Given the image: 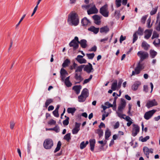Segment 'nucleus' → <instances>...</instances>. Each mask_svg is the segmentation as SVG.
Returning <instances> with one entry per match:
<instances>
[{
    "label": "nucleus",
    "instance_id": "f257e3e1",
    "mask_svg": "<svg viewBox=\"0 0 160 160\" xmlns=\"http://www.w3.org/2000/svg\"><path fill=\"white\" fill-rule=\"evenodd\" d=\"M68 21L70 25L74 26L78 25L79 22L78 14L75 12H71L68 15Z\"/></svg>",
    "mask_w": 160,
    "mask_h": 160
},
{
    "label": "nucleus",
    "instance_id": "f03ea898",
    "mask_svg": "<svg viewBox=\"0 0 160 160\" xmlns=\"http://www.w3.org/2000/svg\"><path fill=\"white\" fill-rule=\"evenodd\" d=\"M44 148L46 149H51L53 145V141L51 139H46L43 144Z\"/></svg>",
    "mask_w": 160,
    "mask_h": 160
},
{
    "label": "nucleus",
    "instance_id": "7ed1b4c3",
    "mask_svg": "<svg viewBox=\"0 0 160 160\" xmlns=\"http://www.w3.org/2000/svg\"><path fill=\"white\" fill-rule=\"evenodd\" d=\"M137 55L139 57L140 63L144 60L148 58L149 56L148 53L143 51H139L137 53Z\"/></svg>",
    "mask_w": 160,
    "mask_h": 160
},
{
    "label": "nucleus",
    "instance_id": "20e7f679",
    "mask_svg": "<svg viewBox=\"0 0 160 160\" xmlns=\"http://www.w3.org/2000/svg\"><path fill=\"white\" fill-rule=\"evenodd\" d=\"M78 38L77 37H75L69 43V45L70 47H73V50H75L79 47Z\"/></svg>",
    "mask_w": 160,
    "mask_h": 160
},
{
    "label": "nucleus",
    "instance_id": "39448f33",
    "mask_svg": "<svg viewBox=\"0 0 160 160\" xmlns=\"http://www.w3.org/2000/svg\"><path fill=\"white\" fill-rule=\"evenodd\" d=\"M99 12L105 17L108 16L109 11L108 10V6L106 4L101 7L99 10Z\"/></svg>",
    "mask_w": 160,
    "mask_h": 160
},
{
    "label": "nucleus",
    "instance_id": "423d86ee",
    "mask_svg": "<svg viewBox=\"0 0 160 160\" xmlns=\"http://www.w3.org/2000/svg\"><path fill=\"white\" fill-rule=\"evenodd\" d=\"M88 90L86 88H84L82 90L80 95L78 97V99L80 100L85 99L87 98L88 97Z\"/></svg>",
    "mask_w": 160,
    "mask_h": 160
},
{
    "label": "nucleus",
    "instance_id": "0eeeda50",
    "mask_svg": "<svg viewBox=\"0 0 160 160\" xmlns=\"http://www.w3.org/2000/svg\"><path fill=\"white\" fill-rule=\"evenodd\" d=\"M143 65L140 63V62H139L137 66L135 68L134 71H133L132 72V75H134L135 74L137 75L139 74L141 71L143 69Z\"/></svg>",
    "mask_w": 160,
    "mask_h": 160
},
{
    "label": "nucleus",
    "instance_id": "6e6552de",
    "mask_svg": "<svg viewBox=\"0 0 160 160\" xmlns=\"http://www.w3.org/2000/svg\"><path fill=\"white\" fill-rule=\"evenodd\" d=\"M156 110L153 109L146 112L144 115V118L146 120H148L150 118Z\"/></svg>",
    "mask_w": 160,
    "mask_h": 160
},
{
    "label": "nucleus",
    "instance_id": "1a4fd4ad",
    "mask_svg": "<svg viewBox=\"0 0 160 160\" xmlns=\"http://www.w3.org/2000/svg\"><path fill=\"white\" fill-rule=\"evenodd\" d=\"M92 7L87 11L88 14V15L92 14L97 13L98 12V10L96 8L95 5H92Z\"/></svg>",
    "mask_w": 160,
    "mask_h": 160
},
{
    "label": "nucleus",
    "instance_id": "9d476101",
    "mask_svg": "<svg viewBox=\"0 0 160 160\" xmlns=\"http://www.w3.org/2000/svg\"><path fill=\"white\" fill-rule=\"evenodd\" d=\"M60 72L61 80L63 82L66 76L68 75V73L67 71L63 68H61Z\"/></svg>",
    "mask_w": 160,
    "mask_h": 160
},
{
    "label": "nucleus",
    "instance_id": "9b49d317",
    "mask_svg": "<svg viewBox=\"0 0 160 160\" xmlns=\"http://www.w3.org/2000/svg\"><path fill=\"white\" fill-rule=\"evenodd\" d=\"M88 65H85L83 70L88 73H89L91 72H93L94 70L92 65L90 63H88Z\"/></svg>",
    "mask_w": 160,
    "mask_h": 160
},
{
    "label": "nucleus",
    "instance_id": "f8f14e48",
    "mask_svg": "<svg viewBox=\"0 0 160 160\" xmlns=\"http://www.w3.org/2000/svg\"><path fill=\"white\" fill-rule=\"evenodd\" d=\"M133 128L132 130V135L133 137H135L139 132L140 128L138 125L135 124H133Z\"/></svg>",
    "mask_w": 160,
    "mask_h": 160
},
{
    "label": "nucleus",
    "instance_id": "ddd939ff",
    "mask_svg": "<svg viewBox=\"0 0 160 160\" xmlns=\"http://www.w3.org/2000/svg\"><path fill=\"white\" fill-rule=\"evenodd\" d=\"M80 125L81 123L77 122H75V127L72 130V132L73 134H76L78 133L80 129Z\"/></svg>",
    "mask_w": 160,
    "mask_h": 160
},
{
    "label": "nucleus",
    "instance_id": "4468645a",
    "mask_svg": "<svg viewBox=\"0 0 160 160\" xmlns=\"http://www.w3.org/2000/svg\"><path fill=\"white\" fill-rule=\"evenodd\" d=\"M152 30L146 29L144 31V38L146 39H148L151 37L152 32Z\"/></svg>",
    "mask_w": 160,
    "mask_h": 160
},
{
    "label": "nucleus",
    "instance_id": "2eb2a0df",
    "mask_svg": "<svg viewBox=\"0 0 160 160\" xmlns=\"http://www.w3.org/2000/svg\"><path fill=\"white\" fill-rule=\"evenodd\" d=\"M83 56L81 55H78L75 59L80 63H86L87 62L86 60L84 58H82Z\"/></svg>",
    "mask_w": 160,
    "mask_h": 160
},
{
    "label": "nucleus",
    "instance_id": "dca6fc26",
    "mask_svg": "<svg viewBox=\"0 0 160 160\" xmlns=\"http://www.w3.org/2000/svg\"><path fill=\"white\" fill-rule=\"evenodd\" d=\"M126 105V102L125 101H121L118 107V111L120 112H122L125 107Z\"/></svg>",
    "mask_w": 160,
    "mask_h": 160
},
{
    "label": "nucleus",
    "instance_id": "f3484780",
    "mask_svg": "<svg viewBox=\"0 0 160 160\" xmlns=\"http://www.w3.org/2000/svg\"><path fill=\"white\" fill-rule=\"evenodd\" d=\"M90 23L89 20L86 17H84L82 19L81 23L83 26H86L88 25H89Z\"/></svg>",
    "mask_w": 160,
    "mask_h": 160
},
{
    "label": "nucleus",
    "instance_id": "a211bd4d",
    "mask_svg": "<svg viewBox=\"0 0 160 160\" xmlns=\"http://www.w3.org/2000/svg\"><path fill=\"white\" fill-rule=\"evenodd\" d=\"M92 18L94 20V23L97 24L99 25L100 22L101 17L98 15H93Z\"/></svg>",
    "mask_w": 160,
    "mask_h": 160
},
{
    "label": "nucleus",
    "instance_id": "6ab92c4d",
    "mask_svg": "<svg viewBox=\"0 0 160 160\" xmlns=\"http://www.w3.org/2000/svg\"><path fill=\"white\" fill-rule=\"evenodd\" d=\"M74 78L76 80L79 81L78 82H76L75 84L79 83L82 80L81 74L78 72H75Z\"/></svg>",
    "mask_w": 160,
    "mask_h": 160
},
{
    "label": "nucleus",
    "instance_id": "aec40b11",
    "mask_svg": "<svg viewBox=\"0 0 160 160\" xmlns=\"http://www.w3.org/2000/svg\"><path fill=\"white\" fill-rule=\"evenodd\" d=\"M141 84V82L139 81L135 82L132 86V89L134 91H136L138 89L139 86Z\"/></svg>",
    "mask_w": 160,
    "mask_h": 160
},
{
    "label": "nucleus",
    "instance_id": "412c9836",
    "mask_svg": "<svg viewBox=\"0 0 160 160\" xmlns=\"http://www.w3.org/2000/svg\"><path fill=\"white\" fill-rule=\"evenodd\" d=\"M158 103L156 101H149L147 104L146 106L148 108H150L157 105Z\"/></svg>",
    "mask_w": 160,
    "mask_h": 160
},
{
    "label": "nucleus",
    "instance_id": "4be33fe9",
    "mask_svg": "<svg viewBox=\"0 0 160 160\" xmlns=\"http://www.w3.org/2000/svg\"><path fill=\"white\" fill-rule=\"evenodd\" d=\"M88 31L93 32L94 34H97L99 32V28H96L94 26H92L88 29Z\"/></svg>",
    "mask_w": 160,
    "mask_h": 160
},
{
    "label": "nucleus",
    "instance_id": "5701e85b",
    "mask_svg": "<svg viewBox=\"0 0 160 160\" xmlns=\"http://www.w3.org/2000/svg\"><path fill=\"white\" fill-rule=\"evenodd\" d=\"M78 43L80 44L81 47L83 48H85L87 47V41L85 39H82L80 41H78Z\"/></svg>",
    "mask_w": 160,
    "mask_h": 160
},
{
    "label": "nucleus",
    "instance_id": "b1692460",
    "mask_svg": "<svg viewBox=\"0 0 160 160\" xmlns=\"http://www.w3.org/2000/svg\"><path fill=\"white\" fill-rule=\"evenodd\" d=\"M82 87L81 85H75L72 88V90H74L77 94H78L81 89Z\"/></svg>",
    "mask_w": 160,
    "mask_h": 160
},
{
    "label": "nucleus",
    "instance_id": "393cba45",
    "mask_svg": "<svg viewBox=\"0 0 160 160\" xmlns=\"http://www.w3.org/2000/svg\"><path fill=\"white\" fill-rule=\"evenodd\" d=\"M141 46L146 51L148 50L150 48V45L145 41L142 42Z\"/></svg>",
    "mask_w": 160,
    "mask_h": 160
},
{
    "label": "nucleus",
    "instance_id": "a878e982",
    "mask_svg": "<svg viewBox=\"0 0 160 160\" xmlns=\"http://www.w3.org/2000/svg\"><path fill=\"white\" fill-rule=\"evenodd\" d=\"M105 106L102 105V107L104 111L107 108L113 107L112 104L110 103L109 102H107L105 103Z\"/></svg>",
    "mask_w": 160,
    "mask_h": 160
},
{
    "label": "nucleus",
    "instance_id": "bb28decb",
    "mask_svg": "<svg viewBox=\"0 0 160 160\" xmlns=\"http://www.w3.org/2000/svg\"><path fill=\"white\" fill-rule=\"evenodd\" d=\"M89 143L90 146V149L92 151H93L95 143V140L94 139H90L89 140Z\"/></svg>",
    "mask_w": 160,
    "mask_h": 160
},
{
    "label": "nucleus",
    "instance_id": "cd10ccee",
    "mask_svg": "<svg viewBox=\"0 0 160 160\" xmlns=\"http://www.w3.org/2000/svg\"><path fill=\"white\" fill-rule=\"evenodd\" d=\"M109 31V29L107 26H105L100 28V32L101 33H107Z\"/></svg>",
    "mask_w": 160,
    "mask_h": 160
},
{
    "label": "nucleus",
    "instance_id": "c85d7f7f",
    "mask_svg": "<svg viewBox=\"0 0 160 160\" xmlns=\"http://www.w3.org/2000/svg\"><path fill=\"white\" fill-rule=\"evenodd\" d=\"M143 151L147 157L148 158H149V149L147 147H144L143 148Z\"/></svg>",
    "mask_w": 160,
    "mask_h": 160
},
{
    "label": "nucleus",
    "instance_id": "c756f323",
    "mask_svg": "<svg viewBox=\"0 0 160 160\" xmlns=\"http://www.w3.org/2000/svg\"><path fill=\"white\" fill-rule=\"evenodd\" d=\"M153 44L156 47H159L160 46V39L158 38L155 39L153 42Z\"/></svg>",
    "mask_w": 160,
    "mask_h": 160
},
{
    "label": "nucleus",
    "instance_id": "7c9ffc66",
    "mask_svg": "<svg viewBox=\"0 0 160 160\" xmlns=\"http://www.w3.org/2000/svg\"><path fill=\"white\" fill-rule=\"evenodd\" d=\"M117 88V80H115L111 85V89L113 91H115Z\"/></svg>",
    "mask_w": 160,
    "mask_h": 160
},
{
    "label": "nucleus",
    "instance_id": "2f4dec72",
    "mask_svg": "<svg viewBox=\"0 0 160 160\" xmlns=\"http://www.w3.org/2000/svg\"><path fill=\"white\" fill-rule=\"evenodd\" d=\"M70 61L68 59H66L64 61L62 64V67L63 68H65L68 66V64L70 63Z\"/></svg>",
    "mask_w": 160,
    "mask_h": 160
},
{
    "label": "nucleus",
    "instance_id": "473e14b6",
    "mask_svg": "<svg viewBox=\"0 0 160 160\" xmlns=\"http://www.w3.org/2000/svg\"><path fill=\"white\" fill-rule=\"evenodd\" d=\"M111 135V132L109 129L107 128L105 132V139L106 140H108V138Z\"/></svg>",
    "mask_w": 160,
    "mask_h": 160
},
{
    "label": "nucleus",
    "instance_id": "72a5a7b5",
    "mask_svg": "<svg viewBox=\"0 0 160 160\" xmlns=\"http://www.w3.org/2000/svg\"><path fill=\"white\" fill-rule=\"evenodd\" d=\"M76 111L75 108H69L67 109V112L69 113H71L72 115H73V113Z\"/></svg>",
    "mask_w": 160,
    "mask_h": 160
},
{
    "label": "nucleus",
    "instance_id": "f704fd0d",
    "mask_svg": "<svg viewBox=\"0 0 160 160\" xmlns=\"http://www.w3.org/2000/svg\"><path fill=\"white\" fill-rule=\"evenodd\" d=\"M157 53L153 50H150V54L152 58H154L157 55Z\"/></svg>",
    "mask_w": 160,
    "mask_h": 160
},
{
    "label": "nucleus",
    "instance_id": "c9c22d12",
    "mask_svg": "<svg viewBox=\"0 0 160 160\" xmlns=\"http://www.w3.org/2000/svg\"><path fill=\"white\" fill-rule=\"evenodd\" d=\"M143 29L139 27L138 31L135 32V33H136V34H138L139 35L142 36L143 35Z\"/></svg>",
    "mask_w": 160,
    "mask_h": 160
},
{
    "label": "nucleus",
    "instance_id": "e433bc0d",
    "mask_svg": "<svg viewBox=\"0 0 160 160\" xmlns=\"http://www.w3.org/2000/svg\"><path fill=\"white\" fill-rule=\"evenodd\" d=\"M61 145V143L60 141H59L57 143V147L54 151V153H56L60 149Z\"/></svg>",
    "mask_w": 160,
    "mask_h": 160
},
{
    "label": "nucleus",
    "instance_id": "4c0bfd02",
    "mask_svg": "<svg viewBox=\"0 0 160 160\" xmlns=\"http://www.w3.org/2000/svg\"><path fill=\"white\" fill-rule=\"evenodd\" d=\"M95 132L97 133H98L100 138L103 135V131L101 129H98Z\"/></svg>",
    "mask_w": 160,
    "mask_h": 160
},
{
    "label": "nucleus",
    "instance_id": "58836bf2",
    "mask_svg": "<svg viewBox=\"0 0 160 160\" xmlns=\"http://www.w3.org/2000/svg\"><path fill=\"white\" fill-rule=\"evenodd\" d=\"M85 65H82L77 67V68L75 70V72H81L82 71L83 68L84 66Z\"/></svg>",
    "mask_w": 160,
    "mask_h": 160
},
{
    "label": "nucleus",
    "instance_id": "ea45409f",
    "mask_svg": "<svg viewBox=\"0 0 160 160\" xmlns=\"http://www.w3.org/2000/svg\"><path fill=\"white\" fill-rule=\"evenodd\" d=\"M64 139L68 141H69L71 139V134L70 133H68L66 134L63 138Z\"/></svg>",
    "mask_w": 160,
    "mask_h": 160
},
{
    "label": "nucleus",
    "instance_id": "a19ab883",
    "mask_svg": "<svg viewBox=\"0 0 160 160\" xmlns=\"http://www.w3.org/2000/svg\"><path fill=\"white\" fill-rule=\"evenodd\" d=\"M64 83L66 86L68 87H70L71 86L72 84V83L70 82V80H64Z\"/></svg>",
    "mask_w": 160,
    "mask_h": 160
},
{
    "label": "nucleus",
    "instance_id": "79ce46f5",
    "mask_svg": "<svg viewBox=\"0 0 160 160\" xmlns=\"http://www.w3.org/2000/svg\"><path fill=\"white\" fill-rule=\"evenodd\" d=\"M159 36V35L155 31H154L153 32L152 36V39H153L156 38H158Z\"/></svg>",
    "mask_w": 160,
    "mask_h": 160
},
{
    "label": "nucleus",
    "instance_id": "37998d69",
    "mask_svg": "<svg viewBox=\"0 0 160 160\" xmlns=\"http://www.w3.org/2000/svg\"><path fill=\"white\" fill-rule=\"evenodd\" d=\"M86 56L89 59H92L94 57L95 54L94 53H87L86 54Z\"/></svg>",
    "mask_w": 160,
    "mask_h": 160
},
{
    "label": "nucleus",
    "instance_id": "c03bdc74",
    "mask_svg": "<svg viewBox=\"0 0 160 160\" xmlns=\"http://www.w3.org/2000/svg\"><path fill=\"white\" fill-rule=\"evenodd\" d=\"M141 139V141L142 142H146L147 140L149 139V136H147L144 138H143L142 136L140 138V139Z\"/></svg>",
    "mask_w": 160,
    "mask_h": 160
},
{
    "label": "nucleus",
    "instance_id": "a18cd8bd",
    "mask_svg": "<svg viewBox=\"0 0 160 160\" xmlns=\"http://www.w3.org/2000/svg\"><path fill=\"white\" fill-rule=\"evenodd\" d=\"M69 119V118L67 117V118L63 121V124L64 125L67 126L68 124Z\"/></svg>",
    "mask_w": 160,
    "mask_h": 160
},
{
    "label": "nucleus",
    "instance_id": "49530a36",
    "mask_svg": "<svg viewBox=\"0 0 160 160\" xmlns=\"http://www.w3.org/2000/svg\"><path fill=\"white\" fill-rule=\"evenodd\" d=\"M122 0H116L115 3L117 8L120 7L121 5Z\"/></svg>",
    "mask_w": 160,
    "mask_h": 160
},
{
    "label": "nucleus",
    "instance_id": "de8ad7c7",
    "mask_svg": "<svg viewBox=\"0 0 160 160\" xmlns=\"http://www.w3.org/2000/svg\"><path fill=\"white\" fill-rule=\"evenodd\" d=\"M158 9V7H156L155 8H153L152 9V11L150 12V14L151 15H152L154 14H155Z\"/></svg>",
    "mask_w": 160,
    "mask_h": 160
},
{
    "label": "nucleus",
    "instance_id": "09e8293b",
    "mask_svg": "<svg viewBox=\"0 0 160 160\" xmlns=\"http://www.w3.org/2000/svg\"><path fill=\"white\" fill-rule=\"evenodd\" d=\"M133 42L132 43H133L135 42L137 40L138 38V37L137 36L136 33H134L133 35Z\"/></svg>",
    "mask_w": 160,
    "mask_h": 160
},
{
    "label": "nucleus",
    "instance_id": "8fccbe9b",
    "mask_svg": "<svg viewBox=\"0 0 160 160\" xmlns=\"http://www.w3.org/2000/svg\"><path fill=\"white\" fill-rule=\"evenodd\" d=\"M86 145L85 144V142L84 141H83L81 142L80 145V148L81 149H82L84 148Z\"/></svg>",
    "mask_w": 160,
    "mask_h": 160
},
{
    "label": "nucleus",
    "instance_id": "3c124183",
    "mask_svg": "<svg viewBox=\"0 0 160 160\" xmlns=\"http://www.w3.org/2000/svg\"><path fill=\"white\" fill-rule=\"evenodd\" d=\"M123 81V80L122 79H120L119 80L118 84H117V88H119L121 87Z\"/></svg>",
    "mask_w": 160,
    "mask_h": 160
},
{
    "label": "nucleus",
    "instance_id": "603ef678",
    "mask_svg": "<svg viewBox=\"0 0 160 160\" xmlns=\"http://www.w3.org/2000/svg\"><path fill=\"white\" fill-rule=\"evenodd\" d=\"M15 122L13 121H11L10 122V128L11 129H12L14 127Z\"/></svg>",
    "mask_w": 160,
    "mask_h": 160
},
{
    "label": "nucleus",
    "instance_id": "864d4df0",
    "mask_svg": "<svg viewBox=\"0 0 160 160\" xmlns=\"http://www.w3.org/2000/svg\"><path fill=\"white\" fill-rule=\"evenodd\" d=\"M147 16L146 15L143 16L141 20V22L143 23H145L146 19H147Z\"/></svg>",
    "mask_w": 160,
    "mask_h": 160
},
{
    "label": "nucleus",
    "instance_id": "5fc2aeb1",
    "mask_svg": "<svg viewBox=\"0 0 160 160\" xmlns=\"http://www.w3.org/2000/svg\"><path fill=\"white\" fill-rule=\"evenodd\" d=\"M26 15V14H24V15H23L22 17L21 18L20 20L19 21V22L16 25V27H17L20 24L21 22L22 21V20H23L24 18L25 17Z\"/></svg>",
    "mask_w": 160,
    "mask_h": 160
},
{
    "label": "nucleus",
    "instance_id": "6e6d98bb",
    "mask_svg": "<svg viewBox=\"0 0 160 160\" xmlns=\"http://www.w3.org/2000/svg\"><path fill=\"white\" fill-rule=\"evenodd\" d=\"M56 123L55 121L53 119H51L48 122V124L49 125L55 124Z\"/></svg>",
    "mask_w": 160,
    "mask_h": 160
},
{
    "label": "nucleus",
    "instance_id": "4d7b16f0",
    "mask_svg": "<svg viewBox=\"0 0 160 160\" xmlns=\"http://www.w3.org/2000/svg\"><path fill=\"white\" fill-rule=\"evenodd\" d=\"M52 113L55 117H59V115L58 111L55 110Z\"/></svg>",
    "mask_w": 160,
    "mask_h": 160
},
{
    "label": "nucleus",
    "instance_id": "13d9d810",
    "mask_svg": "<svg viewBox=\"0 0 160 160\" xmlns=\"http://www.w3.org/2000/svg\"><path fill=\"white\" fill-rule=\"evenodd\" d=\"M97 49V47L96 46H94L89 49V51L95 52L96 51Z\"/></svg>",
    "mask_w": 160,
    "mask_h": 160
},
{
    "label": "nucleus",
    "instance_id": "bf43d9fd",
    "mask_svg": "<svg viewBox=\"0 0 160 160\" xmlns=\"http://www.w3.org/2000/svg\"><path fill=\"white\" fill-rule=\"evenodd\" d=\"M92 3L90 4H88L87 5H83L82 7L83 8H85L86 9H88L90 7L92 6Z\"/></svg>",
    "mask_w": 160,
    "mask_h": 160
},
{
    "label": "nucleus",
    "instance_id": "052dcab7",
    "mask_svg": "<svg viewBox=\"0 0 160 160\" xmlns=\"http://www.w3.org/2000/svg\"><path fill=\"white\" fill-rule=\"evenodd\" d=\"M77 66V64L76 63L74 62L73 63V65L72 66H71L70 67V69L71 70L73 69H74Z\"/></svg>",
    "mask_w": 160,
    "mask_h": 160
},
{
    "label": "nucleus",
    "instance_id": "680f3d73",
    "mask_svg": "<svg viewBox=\"0 0 160 160\" xmlns=\"http://www.w3.org/2000/svg\"><path fill=\"white\" fill-rule=\"evenodd\" d=\"M116 103V101H114L112 104L113 107H112V109L113 110H116L117 107Z\"/></svg>",
    "mask_w": 160,
    "mask_h": 160
},
{
    "label": "nucleus",
    "instance_id": "e2e57ef3",
    "mask_svg": "<svg viewBox=\"0 0 160 160\" xmlns=\"http://www.w3.org/2000/svg\"><path fill=\"white\" fill-rule=\"evenodd\" d=\"M117 113L118 114V116L120 118H124V117L123 116H126L125 115L122 114L121 113L119 112H117Z\"/></svg>",
    "mask_w": 160,
    "mask_h": 160
},
{
    "label": "nucleus",
    "instance_id": "0e129e2a",
    "mask_svg": "<svg viewBox=\"0 0 160 160\" xmlns=\"http://www.w3.org/2000/svg\"><path fill=\"white\" fill-rule=\"evenodd\" d=\"M52 101H46L45 103V107L47 108L52 102Z\"/></svg>",
    "mask_w": 160,
    "mask_h": 160
},
{
    "label": "nucleus",
    "instance_id": "69168bd1",
    "mask_svg": "<svg viewBox=\"0 0 160 160\" xmlns=\"http://www.w3.org/2000/svg\"><path fill=\"white\" fill-rule=\"evenodd\" d=\"M119 126V123L118 122H117L114 126V128L115 129L118 128Z\"/></svg>",
    "mask_w": 160,
    "mask_h": 160
},
{
    "label": "nucleus",
    "instance_id": "338daca9",
    "mask_svg": "<svg viewBox=\"0 0 160 160\" xmlns=\"http://www.w3.org/2000/svg\"><path fill=\"white\" fill-rule=\"evenodd\" d=\"M143 91L146 92H147L148 91V87L147 85H144L143 86Z\"/></svg>",
    "mask_w": 160,
    "mask_h": 160
},
{
    "label": "nucleus",
    "instance_id": "774afa93",
    "mask_svg": "<svg viewBox=\"0 0 160 160\" xmlns=\"http://www.w3.org/2000/svg\"><path fill=\"white\" fill-rule=\"evenodd\" d=\"M52 130L55 131L56 132H59V128L56 126L53 128H52Z\"/></svg>",
    "mask_w": 160,
    "mask_h": 160
}]
</instances>
